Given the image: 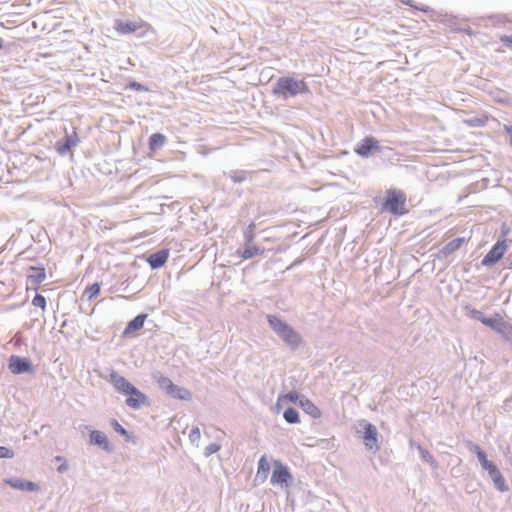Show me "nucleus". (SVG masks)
<instances>
[{"label":"nucleus","instance_id":"obj_1","mask_svg":"<svg viewBox=\"0 0 512 512\" xmlns=\"http://www.w3.org/2000/svg\"><path fill=\"white\" fill-rule=\"evenodd\" d=\"M308 92L309 88L304 80H299L288 76L280 77L272 90L273 95L283 99Z\"/></svg>","mask_w":512,"mask_h":512},{"label":"nucleus","instance_id":"obj_2","mask_svg":"<svg viewBox=\"0 0 512 512\" xmlns=\"http://www.w3.org/2000/svg\"><path fill=\"white\" fill-rule=\"evenodd\" d=\"M407 195L399 189H388L382 203V210L395 216H402L409 212Z\"/></svg>","mask_w":512,"mask_h":512},{"label":"nucleus","instance_id":"obj_3","mask_svg":"<svg viewBox=\"0 0 512 512\" xmlns=\"http://www.w3.org/2000/svg\"><path fill=\"white\" fill-rule=\"evenodd\" d=\"M267 320L274 332L292 348H296L301 343L300 335L288 324L284 323L276 316L268 315Z\"/></svg>","mask_w":512,"mask_h":512},{"label":"nucleus","instance_id":"obj_4","mask_svg":"<svg viewBox=\"0 0 512 512\" xmlns=\"http://www.w3.org/2000/svg\"><path fill=\"white\" fill-rule=\"evenodd\" d=\"M292 480L293 477L289 468L280 460H274L273 472L270 479L271 484L287 488L291 484Z\"/></svg>","mask_w":512,"mask_h":512},{"label":"nucleus","instance_id":"obj_5","mask_svg":"<svg viewBox=\"0 0 512 512\" xmlns=\"http://www.w3.org/2000/svg\"><path fill=\"white\" fill-rule=\"evenodd\" d=\"M359 425L364 429L362 439L365 447L371 450H378L379 445L377 428L374 425L366 422L365 420H361L359 422Z\"/></svg>","mask_w":512,"mask_h":512},{"label":"nucleus","instance_id":"obj_6","mask_svg":"<svg viewBox=\"0 0 512 512\" xmlns=\"http://www.w3.org/2000/svg\"><path fill=\"white\" fill-rule=\"evenodd\" d=\"M507 250L506 240H499L484 256L481 263L483 266H492L497 263L505 254Z\"/></svg>","mask_w":512,"mask_h":512},{"label":"nucleus","instance_id":"obj_7","mask_svg":"<svg viewBox=\"0 0 512 512\" xmlns=\"http://www.w3.org/2000/svg\"><path fill=\"white\" fill-rule=\"evenodd\" d=\"M380 150L379 141L371 136L362 139L354 148V152L361 157H368L373 152H379Z\"/></svg>","mask_w":512,"mask_h":512},{"label":"nucleus","instance_id":"obj_8","mask_svg":"<svg viewBox=\"0 0 512 512\" xmlns=\"http://www.w3.org/2000/svg\"><path fill=\"white\" fill-rule=\"evenodd\" d=\"M8 367L11 373L16 375L25 372H33V366L29 359L15 355L10 357Z\"/></svg>","mask_w":512,"mask_h":512},{"label":"nucleus","instance_id":"obj_9","mask_svg":"<svg viewBox=\"0 0 512 512\" xmlns=\"http://www.w3.org/2000/svg\"><path fill=\"white\" fill-rule=\"evenodd\" d=\"M146 26L142 20L130 21V20H117L115 23V30L119 34H131Z\"/></svg>","mask_w":512,"mask_h":512},{"label":"nucleus","instance_id":"obj_10","mask_svg":"<svg viewBox=\"0 0 512 512\" xmlns=\"http://www.w3.org/2000/svg\"><path fill=\"white\" fill-rule=\"evenodd\" d=\"M108 380L118 392L125 395L129 394L134 387L126 378L116 372L110 373Z\"/></svg>","mask_w":512,"mask_h":512},{"label":"nucleus","instance_id":"obj_11","mask_svg":"<svg viewBox=\"0 0 512 512\" xmlns=\"http://www.w3.org/2000/svg\"><path fill=\"white\" fill-rule=\"evenodd\" d=\"M127 395L129 397L126 399V404L132 409H139L143 405L147 404V396L135 386Z\"/></svg>","mask_w":512,"mask_h":512},{"label":"nucleus","instance_id":"obj_12","mask_svg":"<svg viewBox=\"0 0 512 512\" xmlns=\"http://www.w3.org/2000/svg\"><path fill=\"white\" fill-rule=\"evenodd\" d=\"M168 257H169V250L162 249L156 253L151 254L147 258V262L153 269H157V268L164 266V264L168 260Z\"/></svg>","mask_w":512,"mask_h":512},{"label":"nucleus","instance_id":"obj_13","mask_svg":"<svg viewBox=\"0 0 512 512\" xmlns=\"http://www.w3.org/2000/svg\"><path fill=\"white\" fill-rule=\"evenodd\" d=\"M89 441L91 444L97 445L106 451L111 450V445L106 434L99 430H93L90 433Z\"/></svg>","mask_w":512,"mask_h":512},{"label":"nucleus","instance_id":"obj_14","mask_svg":"<svg viewBox=\"0 0 512 512\" xmlns=\"http://www.w3.org/2000/svg\"><path fill=\"white\" fill-rule=\"evenodd\" d=\"M147 319V314H139L134 319L128 322L126 328L123 331L124 336H129L133 332L143 328L144 323Z\"/></svg>","mask_w":512,"mask_h":512},{"label":"nucleus","instance_id":"obj_15","mask_svg":"<svg viewBox=\"0 0 512 512\" xmlns=\"http://www.w3.org/2000/svg\"><path fill=\"white\" fill-rule=\"evenodd\" d=\"M466 242L465 238L458 237L450 242L446 243L441 249H440V256L441 257H447L450 254L454 253L455 251L459 250L463 244Z\"/></svg>","mask_w":512,"mask_h":512},{"label":"nucleus","instance_id":"obj_16","mask_svg":"<svg viewBox=\"0 0 512 512\" xmlns=\"http://www.w3.org/2000/svg\"><path fill=\"white\" fill-rule=\"evenodd\" d=\"M6 483L12 488L21 490V491H36L38 490V485L34 482L22 480V479H10L6 481Z\"/></svg>","mask_w":512,"mask_h":512},{"label":"nucleus","instance_id":"obj_17","mask_svg":"<svg viewBox=\"0 0 512 512\" xmlns=\"http://www.w3.org/2000/svg\"><path fill=\"white\" fill-rule=\"evenodd\" d=\"M299 405L304 410V412L310 415L311 417H321L320 409L308 398L301 397V399L299 400Z\"/></svg>","mask_w":512,"mask_h":512},{"label":"nucleus","instance_id":"obj_18","mask_svg":"<svg viewBox=\"0 0 512 512\" xmlns=\"http://www.w3.org/2000/svg\"><path fill=\"white\" fill-rule=\"evenodd\" d=\"M264 253V249L260 248L256 245L246 244V247L243 250H238L237 254L243 260L250 259L255 256L262 255Z\"/></svg>","mask_w":512,"mask_h":512},{"label":"nucleus","instance_id":"obj_19","mask_svg":"<svg viewBox=\"0 0 512 512\" xmlns=\"http://www.w3.org/2000/svg\"><path fill=\"white\" fill-rule=\"evenodd\" d=\"M77 142L78 140L77 139H74L72 136L70 135H66L65 138L63 140H60L56 143V151L60 154V155H64L66 154L67 152L70 151V149L74 146L77 145Z\"/></svg>","mask_w":512,"mask_h":512},{"label":"nucleus","instance_id":"obj_20","mask_svg":"<svg viewBox=\"0 0 512 512\" xmlns=\"http://www.w3.org/2000/svg\"><path fill=\"white\" fill-rule=\"evenodd\" d=\"M300 396L296 391H291L286 394H281L277 398L276 409L279 411L283 406L287 405L289 402L296 403L299 402Z\"/></svg>","mask_w":512,"mask_h":512},{"label":"nucleus","instance_id":"obj_21","mask_svg":"<svg viewBox=\"0 0 512 512\" xmlns=\"http://www.w3.org/2000/svg\"><path fill=\"white\" fill-rule=\"evenodd\" d=\"M46 278L45 269L43 267H30L29 268V274L28 279L33 284H40L43 282Z\"/></svg>","mask_w":512,"mask_h":512},{"label":"nucleus","instance_id":"obj_22","mask_svg":"<svg viewBox=\"0 0 512 512\" xmlns=\"http://www.w3.org/2000/svg\"><path fill=\"white\" fill-rule=\"evenodd\" d=\"M168 394L175 398V399H179V400H190L191 399V392L184 388V387H180L176 384L173 385V387L171 388V390L168 392Z\"/></svg>","mask_w":512,"mask_h":512},{"label":"nucleus","instance_id":"obj_23","mask_svg":"<svg viewBox=\"0 0 512 512\" xmlns=\"http://www.w3.org/2000/svg\"><path fill=\"white\" fill-rule=\"evenodd\" d=\"M270 471V463L265 455H263L258 461L257 477L263 482L268 478Z\"/></svg>","mask_w":512,"mask_h":512},{"label":"nucleus","instance_id":"obj_24","mask_svg":"<svg viewBox=\"0 0 512 512\" xmlns=\"http://www.w3.org/2000/svg\"><path fill=\"white\" fill-rule=\"evenodd\" d=\"M489 121V117L486 114H480L478 116L469 117L464 120V123L469 127H483Z\"/></svg>","mask_w":512,"mask_h":512},{"label":"nucleus","instance_id":"obj_25","mask_svg":"<svg viewBox=\"0 0 512 512\" xmlns=\"http://www.w3.org/2000/svg\"><path fill=\"white\" fill-rule=\"evenodd\" d=\"M166 142V137L161 133H154L149 137V149L156 151Z\"/></svg>","mask_w":512,"mask_h":512},{"label":"nucleus","instance_id":"obj_26","mask_svg":"<svg viewBox=\"0 0 512 512\" xmlns=\"http://www.w3.org/2000/svg\"><path fill=\"white\" fill-rule=\"evenodd\" d=\"M490 477L492 478L494 484L496 485V487L501 490V491H506L507 490V486L505 484V479L503 478L502 474L500 473L499 470L497 471H494Z\"/></svg>","mask_w":512,"mask_h":512},{"label":"nucleus","instance_id":"obj_27","mask_svg":"<svg viewBox=\"0 0 512 512\" xmlns=\"http://www.w3.org/2000/svg\"><path fill=\"white\" fill-rule=\"evenodd\" d=\"M284 419L291 424L298 423L300 421L299 414L294 408H287L283 413Z\"/></svg>","mask_w":512,"mask_h":512},{"label":"nucleus","instance_id":"obj_28","mask_svg":"<svg viewBox=\"0 0 512 512\" xmlns=\"http://www.w3.org/2000/svg\"><path fill=\"white\" fill-rule=\"evenodd\" d=\"M255 229H256V224L254 222H251L246 230L244 231V238H245V241H246V244H252L254 239H255Z\"/></svg>","mask_w":512,"mask_h":512},{"label":"nucleus","instance_id":"obj_29","mask_svg":"<svg viewBox=\"0 0 512 512\" xmlns=\"http://www.w3.org/2000/svg\"><path fill=\"white\" fill-rule=\"evenodd\" d=\"M84 293L88 297V299L96 297L100 293L99 283H93L92 285L85 289Z\"/></svg>","mask_w":512,"mask_h":512},{"label":"nucleus","instance_id":"obj_30","mask_svg":"<svg viewBox=\"0 0 512 512\" xmlns=\"http://www.w3.org/2000/svg\"><path fill=\"white\" fill-rule=\"evenodd\" d=\"M158 384L159 386L164 389L167 393L171 390V388L173 387L174 383L168 378V377H160L158 379Z\"/></svg>","mask_w":512,"mask_h":512},{"label":"nucleus","instance_id":"obj_31","mask_svg":"<svg viewBox=\"0 0 512 512\" xmlns=\"http://www.w3.org/2000/svg\"><path fill=\"white\" fill-rule=\"evenodd\" d=\"M32 304L35 306V307H39L41 308L43 311L45 310L46 308V299L44 296L40 295V294H37L35 295V297L33 298L32 300Z\"/></svg>","mask_w":512,"mask_h":512},{"label":"nucleus","instance_id":"obj_32","mask_svg":"<svg viewBox=\"0 0 512 512\" xmlns=\"http://www.w3.org/2000/svg\"><path fill=\"white\" fill-rule=\"evenodd\" d=\"M479 320L486 326L492 328V329H498V323L497 320L489 317H479Z\"/></svg>","mask_w":512,"mask_h":512},{"label":"nucleus","instance_id":"obj_33","mask_svg":"<svg viewBox=\"0 0 512 512\" xmlns=\"http://www.w3.org/2000/svg\"><path fill=\"white\" fill-rule=\"evenodd\" d=\"M112 427L113 429L119 433L122 436H128V432L125 428L122 427V425L119 424L117 420L112 421Z\"/></svg>","mask_w":512,"mask_h":512},{"label":"nucleus","instance_id":"obj_34","mask_svg":"<svg viewBox=\"0 0 512 512\" xmlns=\"http://www.w3.org/2000/svg\"><path fill=\"white\" fill-rule=\"evenodd\" d=\"M14 453L7 447L0 446V458H12Z\"/></svg>","mask_w":512,"mask_h":512},{"label":"nucleus","instance_id":"obj_35","mask_svg":"<svg viewBox=\"0 0 512 512\" xmlns=\"http://www.w3.org/2000/svg\"><path fill=\"white\" fill-rule=\"evenodd\" d=\"M482 467L488 471L489 475H491L494 471L498 470L496 465L490 461H485Z\"/></svg>","mask_w":512,"mask_h":512},{"label":"nucleus","instance_id":"obj_36","mask_svg":"<svg viewBox=\"0 0 512 512\" xmlns=\"http://www.w3.org/2000/svg\"><path fill=\"white\" fill-rule=\"evenodd\" d=\"M231 179L233 180V182L238 183L244 181L246 179V176L244 172H235L231 176Z\"/></svg>","mask_w":512,"mask_h":512},{"label":"nucleus","instance_id":"obj_37","mask_svg":"<svg viewBox=\"0 0 512 512\" xmlns=\"http://www.w3.org/2000/svg\"><path fill=\"white\" fill-rule=\"evenodd\" d=\"M500 41L507 47H512V36H501Z\"/></svg>","mask_w":512,"mask_h":512},{"label":"nucleus","instance_id":"obj_38","mask_svg":"<svg viewBox=\"0 0 512 512\" xmlns=\"http://www.w3.org/2000/svg\"><path fill=\"white\" fill-rule=\"evenodd\" d=\"M219 449H220L219 445L211 444L210 446L207 447V454L208 455L213 454V453L217 452Z\"/></svg>","mask_w":512,"mask_h":512},{"label":"nucleus","instance_id":"obj_39","mask_svg":"<svg viewBox=\"0 0 512 512\" xmlns=\"http://www.w3.org/2000/svg\"><path fill=\"white\" fill-rule=\"evenodd\" d=\"M129 87L134 89V90H137V91H142V90H145V88L143 87L142 84L140 83H137V82H131L129 83Z\"/></svg>","mask_w":512,"mask_h":512},{"label":"nucleus","instance_id":"obj_40","mask_svg":"<svg viewBox=\"0 0 512 512\" xmlns=\"http://www.w3.org/2000/svg\"><path fill=\"white\" fill-rule=\"evenodd\" d=\"M477 456H478V459H479V461L481 462V465H482V466H483V464H484V462H485V461H488V460H487V458H486V454H485V452H484V451H482V450H479V451L477 452Z\"/></svg>","mask_w":512,"mask_h":512},{"label":"nucleus","instance_id":"obj_41","mask_svg":"<svg viewBox=\"0 0 512 512\" xmlns=\"http://www.w3.org/2000/svg\"><path fill=\"white\" fill-rule=\"evenodd\" d=\"M505 132L510 136V142L512 144V125L511 126H505Z\"/></svg>","mask_w":512,"mask_h":512},{"label":"nucleus","instance_id":"obj_42","mask_svg":"<svg viewBox=\"0 0 512 512\" xmlns=\"http://www.w3.org/2000/svg\"><path fill=\"white\" fill-rule=\"evenodd\" d=\"M473 315H474L477 319H479V317H484V316L481 314V312H479V311H477V310H474V311H473Z\"/></svg>","mask_w":512,"mask_h":512},{"label":"nucleus","instance_id":"obj_43","mask_svg":"<svg viewBox=\"0 0 512 512\" xmlns=\"http://www.w3.org/2000/svg\"><path fill=\"white\" fill-rule=\"evenodd\" d=\"M2 48V43H0V49Z\"/></svg>","mask_w":512,"mask_h":512}]
</instances>
